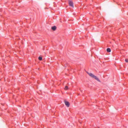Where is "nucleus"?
Wrapping results in <instances>:
<instances>
[{
    "label": "nucleus",
    "instance_id": "2",
    "mask_svg": "<svg viewBox=\"0 0 128 128\" xmlns=\"http://www.w3.org/2000/svg\"><path fill=\"white\" fill-rule=\"evenodd\" d=\"M68 4L70 6L74 7L73 2L72 0H68Z\"/></svg>",
    "mask_w": 128,
    "mask_h": 128
},
{
    "label": "nucleus",
    "instance_id": "7",
    "mask_svg": "<svg viewBox=\"0 0 128 128\" xmlns=\"http://www.w3.org/2000/svg\"><path fill=\"white\" fill-rule=\"evenodd\" d=\"M38 58L40 60H42V58L41 57L39 56V57Z\"/></svg>",
    "mask_w": 128,
    "mask_h": 128
},
{
    "label": "nucleus",
    "instance_id": "3",
    "mask_svg": "<svg viewBox=\"0 0 128 128\" xmlns=\"http://www.w3.org/2000/svg\"><path fill=\"white\" fill-rule=\"evenodd\" d=\"M64 103L66 105L67 107H68L69 106L70 104L68 102L64 101Z\"/></svg>",
    "mask_w": 128,
    "mask_h": 128
},
{
    "label": "nucleus",
    "instance_id": "4",
    "mask_svg": "<svg viewBox=\"0 0 128 128\" xmlns=\"http://www.w3.org/2000/svg\"><path fill=\"white\" fill-rule=\"evenodd\" d=\"M51 28L54 31L56 30V26H54L52 27Z\"/></svg>",
    "mask_w": 128,
    "mask_h": 128
},
{
    "label": "nucleus",
    "instance_id": "8",
    "mask_svg": "<svg viewBox=\"0 0 128 128\" xmlns=\"http://www.w3.org/2000/svg\"><path fill=\"white\" fill-rule=\"evenodd\" d=\"M125 61L126 62H128V59H126L125 60Z\"/></svg>",
    "mask_w": 128,
    "mask_h": 128
},
{
    "label": "nucleus",
    "instance_id": "5",
    "mask_svg": "<svg viewBox=\"0 0 128 128\" xmlns=\"http://www.w3.org/2000/svg\"><path fill=\"white\" fill-rule=\"evenodd\" d=\"M106 50L108 52H110L111 51V50L110 48H107Z\"/></svg>",
    "mask_w": 128,
    "mask_h": 128
},
{
    "label": "nucleus",
    "instance_id": "1",
    "mask_svg": "<svg viewBox=\"0 0 128 128\" xmlns=\"http://www.w3.org/2000/svg\"><path fill=\"white\" fill-rule=\"evenodd\" d=\"M86 72L91 77L94 78L98 82H100V80L98 78L97 76L94 75L92 74L90 72Z\"/></svg>",
    "mask_w": 128,
    "mask_h": 128
},
{
    "label": "nucleus",
    "instance_id": "6",
    "mask_svg": "<svg viewBox=\"0 0 128 128\" xmlns=\"http://www.w3.org/2000/svg\"><path fill=\"white\" fill-rule=\"evenodd\" d=\"M68 89V87L66 86L64 88V90H67Z\"/></svg>",
    "mask_w": 128,
    "mask_h": 128
}]
</instances>
